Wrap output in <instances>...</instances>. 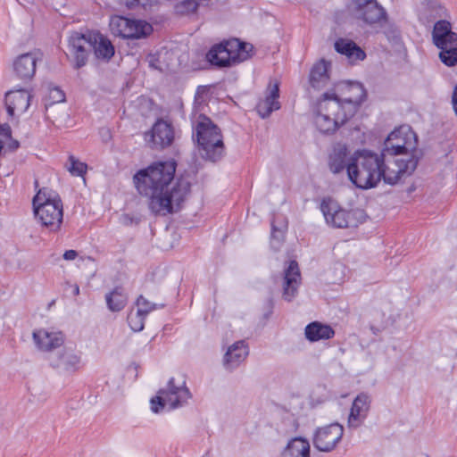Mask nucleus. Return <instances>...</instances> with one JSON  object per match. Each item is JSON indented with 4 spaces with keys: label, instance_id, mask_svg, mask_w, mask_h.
Segmentation results:
<instances>
[{
    "label": "nucleus",
    "instance_id": "f257e3e1",
    "mask_svg": "<svg viewBox=\"0 0 457 457\" xmlns=\"http://www.w3.org/2000/svg\"><path fill=\"white\" fill-rule=\"evenodd\" d=\"M177 162L170 159L152 163L134 175L136 187L149 197V208L154 214L165 215L178 212L190 193L189 174L176 178Z\"/></svg>",
    "mask_w": 457,
    "mask_h": 457
},
{
    "label": "nucleus",
    "instance_id": "f03ea898",
    "mask_svg": "<svg viewBox=\"0 0 457 457\" xmlns=\"http://www.w3.org/2000/svg\"><path fill=\"white\" fill-rule=\"evenodd\" d=\"M345 87L352 95L340 99L336 93L326 92L318 104L315 124L326 135L334 134L348 120L354 116L367 98V92L360 82H347Z\"/></svg>",
    "mask_w": 457,
    "mask_h": 457
},
{
    "label": "nucleus",
    "instance_id": "7ed1b4c3",
    "mask_svg": "<svg viewBox=\"0 0 457 457\" xmlns=\"http://www.w3.org/2000/svg\"><path fill=\"white\" fill-rule=\"evenodd\" d=\"M349 180L358 188L375 187L383 179L389 185L397 184L398 176L391 177L385 159L369 150L356 151L347 164Z\"/></svg>",
    "mask_w": 457,
    "mask_h": 457
},
{
    "label": "nucleus",
    "instance_id": "20e7f679",
    "mask_svg": "<svg viewBox=\"0 0 457 457\" xmlns=\"http://www.w3.org/2000/svg\"><path fill=\"white\" fill-rule=\"evenodd\" d=\"M35 217L50 231H58L63 219V206L60 195L48 188L39 189L33 197Z\"/></svg>",
    "mask_w": 457,
    "mask_h": 457
},
{
    "label": "nucleus",
    "instance_id": "39448f33",
    "mask_svg": "<svg viewBox=\"0 0 457 457\" xmlns=\"http://www.w3.org/2000/svg\"><path fill=\"white\" fill-rule=\"evenodd\" d=\"M417 135L409 126H402L392 131L385 139L380 155L384 159L387 155H404L411 158L412 154L417 153L421 158L422 151L417 149Z\"/></svg>",
    "mask_w": 457,
    "mask_h": 457
},
{
    "label": "nucleus",
    "instance_id": "423d86ee",
    "mask_svg": "<svg viewBox=\"0 0 457 457\" xmlns=\"http://www.w3.org/2000/svg\"><path fill=\"white\" fill-rule=\"evenodd\" d=\"M320 210L326 222L334 228H355L366 220V214L362 210H344L331 198H324L322 200Z\"/></svg>",
    "mask_w": 457,
    "mask_h": 457
},
{
    "label": "nucleus",
    "instance_id": "0eeeda50",
    "mask_svg": "<svg viewBox=\"0 0 457 457\" xmlns=\"http://www.w3.org/2000/svg\"><path fill=\"white\" fill-rule=\"evenodd\" d=\"M191 396L184 380L180 384H176L175 378H170L167 386L159 389L157 395L151 398V410L154 413H159L165 407L166 402L170 403L171 409H176L186 403Z\"/></svg>",
    "mask_w": 457,
    "mask_h": 457
},
{
    "label": "nucleus",
    "instance_id": "6e6552de",
    "mask_svg": "<svg viewBox=\"0 0 457 457\" xmlns=\"http://www.w3.org/2000/svg\"><path fill=\"white\" fill-rule=\"evenodd\" d=\"M110 28L114 35L129 39L145 38L153 31L148 22L123 16L112 17Z\"/></svg>",
    "mask_w": 457,
    "mask_h": 457
},
{
    "label": "nucleus",
    "instance_id": "1a4fd4ad",
    "mask_svg": "<svg viewBox=\"0 0 457 457\" xmlns=\"http://www.w3.org/2000/svg\"><path fill=\"white\" fill-rule=\"evenodd\" d=\"M68 43L73 68L79 70L84 67L92 52L91 32L73 31L69 37Z\"/></svg>",
    "mask_w": 457,
    "mask_h": 457
},
{
    "label": "nucleus",
    "instance_id": "9d476101",
    "mask_svg": "<svg viewBox=\"0 0 457 457\" xmlns=\"http://www.w3.org/2000/svg\"><path fill=\"white\" fill-rule=\"evenodd\" d=\"M50 365L62 372L73 373L81 367V356L72 347L64 346L49 353Z\"/></svg>",
    "mask_w": 457,
    "mask_h": 457
},
{
    "label": "nucleus",
    "instance_id": "9b49d317",
    "mask_svg": "<svg viewBox=\"0 0 457 457\" xmlns=\"http://www.w3.org/2000/svg\"><path fill=\"white\" fill-rule=\"evenodd\" d=\"M344 434V428L338 423L318 428L312 438L314 447L320 452L329 453L335 449Z\"/></svg>",
    "mask_w": 457,
    "mask_h": 457
},
{
    "label": "nucleus",
    "instance_id": "f8f14e48",
    "mask_svg": "<svg viewBox=\"0 0 457 457\" xmlns=\"http://www.w3.org/2000/svg\"><path fill=\"white\" fill-rule=\"evenodd\" d=\"M145 138L147 143H152V147L163 149L170 146L174 140L173 127L168 121L159 119L151 131L145 134Z\"/></svg>",
    "mask_w": 457,
    "mask_h": 457
},
{
    "label": "nucleus",
    "instance_id": "ddd939ff",
    "mask_svg": "<svg viewBox=\"0 0 457 457\" xmlns=\"http://www.w3.org/2000/svg\"><path fill=\"white\" fill-rule=\"evenodd\" d=\"M193 138L197 143L223 138L220 129L207 116L201 114L193 125Z\"/></svg>",
    "mask_w": 457,
    "mask_h": 457
},
{
    "label": "nucleus",
    "instance_id": "4468645a",
    "mask_svg": "<svg viewBox=\"0 0 457 457\" xmlns=\"http://www.w3.org/2000/svg\"><path fill=\"white\" fill-rule=\"evenodd\" d=\"M279 97V83L276 80L270 81L265 91V97L261 99L255 106V110L261 118L270 117L272 112L280 109V104L278 101Z\"/></svg>",
    "mask_w": 457,
    "mask_h": 457
},
{
    "label": "nucleus",
    "instance_id": "2eb2a0df",
    "mask_svg": "<svg viewBox=\"0 0 457 457\" xmlns=\"http://www.w3.org/2000/svg\"><path fill=\"white\" fill-rule=\"evenodd\" d=\"M234 58L232 48L228 46V40L214 45L206 54L207 61L219 68L236 65Z\"/></svg>",
    "mask_w": 457,
    "mask_h": 457
},
{
    "label": "nucleus",
    "instance_id": "dca6fc26",
    "mask_svg": "<svg viewBox=\"0 0 457 457\" xmlns=\"http://www.w3.org/2000/svg\"><path fill=\"white\" fill-rule=\"evenodd\" d=\"M370 402V395L365 393H361L355 397L348 417L349 428H356L361 426L368 416Z\"/></svg>",
    "mask_w": 457,
    "mask_h": 457
},
{
    "label": "nucleus",
    "instance_id": "f3484780",
    "mask_svg": "<svg viewBox=\"0 0 457 457\" xmlns=\"http://www.w3.org/2000/svg\"><path fill=\"white\" fill-rule=\"evenodd\" d=\"M301 273L296 261H291L284 271L283 298L291 302L297 295Z\"/></svg>",
    "mask_w": 457,
    "mask_h": 457
},
{
    "label": "nucleus",
    "instance_id": "a211bd4d",
    "mask_svg": "<svg viewBox=\"0 0 457 457\" xmlns=\"http://www.w3.org/2000/svg\"><path fill=\"white\" fill-rule=\"evenodd\" d=\"M32 96L25 89H16L5 94V105L9 116L12 117L17 111L20 113L25 112L29 105Z\"/></svg>",
    "mask_w": 457,
    "mask_h": 457
},
{
    "label": "nucleus",
    "instance_id": "6ab92c4d",
    "mask_svg": "<svg viewBox=\"0 0 457 457\" xmlns=\"http://www.w3.org/2000/svg\"><path fill=\"white\" fill-rule=\"evenodd\" d=\"M432 40L437 48H443L447 45H457V33L452 30L450 21L442 19L434 25Z\"/></svg>",
    "mask_w": 457,
    "mask_h": 457
},
{
    "label": "nucleus",
    "instance_id": "aec40b11",
    "mask_svg": "<svg viewBox=\"0 0 457 457\" xmlns=\"http://www.w3.org/2000/svg\"><path fill=\"white\" fill-rule=\"evenodd\" d=\"M37 58L31 53L21 54L13 62L15 76L23 81H29L35 75Z\"/></svg>",
    "mask_w": 457,
    "mask_h": 457
},
{
    "label": "nucleus",
    "instance_id": "412c9836",
    "mask_svg": "<svg viewBox=\"0 0 457 457\" xmlns=\"http://www.w3.org/2000/svg\"><path fill=\"white\" fill-rule=\"evenodd\" d=\"M197 148L201 158L211 162H220L226 154L223 138L197 143Z\"/></svg>",
    "mask_w": 457,
    "mask_h": 457
},
{
    "label": "nucleus",
    "instance_id": "4be33fe9",
    "mask_svg": "<svg viewBox=\"0 0 457 457\" xmlns=\"http://www.w3.org/2000/svg\"><path fill=\"white\" fill-rule=\"evenodd\" d=\"M353 13L357 19L370 25L386 20L385 9L376 0L356 10Z\"/></svg>",
    "mask_w": 457,
    "mask_h": 457
},
{
    "label": "nucleus",
    "instance_id": "5701e85b",
    "mask_svg": "<svg viewBox=\"0 0 457 457\" xmlns=\"http://www.w3.org/2000/svg\"><path fill=\"white\" fill-rule=\"evenodd\" d=\"M92 51L96 59L108 62L114 55L115 49L112 42L104 35L91 32Z\"/></svg>",
    "mask_w": 457,
    "mask_h": 457
},
{
    "label": "nucleus",
    "instance_id": "b1692460",
    "mask_svg": "<svg viewBox=\"0 0 457 457\" xmlns=\"http://www.w3.org/2000/svg\"><path fill=\"white\" fill-rule=\"evenodd\" d=\"M33 338L37 347L44 351L54 352L60 347L63 343V337L62 333L48 332L45 329H40L33 333Z\"/></svg>",
    "mask_w": 457,
    "mask_h": 457
},
{
    "label": "nucleus",
    "instance_id": "393cba45",
    "mask_svg": "<svg viewBox=\"0 0 457 457\" xmlns=\"http://www.w3.org/2000/svg\"><path fill=\"white\" fill-rule=\"evenodd\" d=\"M447 10L436 0H424L419 12V19L423 24H429L437 18L446 17Z\"/></svg>",
    "mask_w": 457,
    "mask_h": 457
},
{
    "label": "nucleus",
    "instance_id": "a878e982",
    "mask_svg": "<svg viewBox=\"0 0 457 457\" xmlns=\"http://www.w3.org/2000/svg\"><path fill=\"white\" fill-rule=\"evenodd\" d=\"M248 353V347L244 340L234 343L224 355L225 368L229 370H234L245 361Z\"/></svg>",
    "mask_w": 457,
    "mask_h": 457
},
{
    "label": "nucleus",
    "instance_id": "bb28decb",
    "mask_svg": "<svg viewBox=\"0 0 457 457\" xmlns=\"http://www.w3.org/2000/svg\"><path fill=\"white\" fill-rule=\"evenodd\" d=\"M334 47L338 54L345 55L351 62L363 61L366 58L365 52L351 39L338 38Z\"/></svg>",
    "mask_w": 457,
    "mask_h": 457
},
{
    "label": "nucleus",
    "instance_id": "cd10ccee",
    "mask_svg": "<svg viewBox=\"0 0 457 457\" xmlns=\"http://www.w3.org/2000/svg\"><path fill=\"white\" fill-rule=\"evenodd\" d=\"M349 151L345 145L337 144L334 146L328 156V167L332 173L338 174L345 169L347 170Z\"/></svg>",
    "mask_w": 457,
    "mask_h": 457
},
{
    "label": "nucleus",
    "instance_id": "c85d7f7f",
    "mask_svg": "<svg viewBox=\"0 0 457 457\" xmlns=\"http://www.w3.org/2000/svg\"><path fill=\"white\" fill-rule=\"evenodd\" d=\"M420 154H412L411 158H400L395 160V165L396 170L388 167V173L391 177L398 176L397 183L404 177H408L416 170Z\"/></svg>",
    "mask_w": 457,
    "mask_h": 457
},
{
    "label": "nucleus",
    "instance_id": "c756f323",
    "mask_svg": "<svg viewBox=\"0 0 457 457\" xmlns=\"http://www.w3.org/2000/svg\"><path fill=\"white\" fill-rule=\"evenodd\" d=\"M304 335L310 342H317L332 338L335 336V330L328 324L312 321L305 327Z\"/></svg>",
    "mask_w": 457,
    "mask_h": 457
},
{
    "label": "nucleus",
    "instance_id": "7c9ffc66",
    "mask_svg": "<svg viewBox=\"0 0 457 457\" xmlns=\"http://www.w3.org/2000/svg\"><path fill=\"white\" fill-rule=\"evenodd\" d=\"M281 457H311L309 441L301 436L292 438L281 453Z\"/></svg>",
    "mask_w": 457,
    "mask_h": 457
},
{
    "label": "nucleus",
    "instance_id": "2f4dec72",
    "mask_svg": "<svg viewBox=\"0 0 457 457\" xmlns=\"http://www.w3.org/2000/svg\"><path fill=\"white\" fill-rule=\"evenodd\" d=\"M328 65L329 62H327L325 60H321L312 68L309 81L314 89H320L327 85L329 79L328 74Z\"/></svg>",
    "mask_w": 457,
    "mask_h": 457
},
{
    "label": "nucleus",
    "instance_id": "473e14b6",
    "mask_svg": "<svg viewBox=\"0 0 457 457\" xmlns=\"http://www.w3.org/2000/svg\"><path fill=\"white\" fill-rule=\"evenodd\" d=\"M228 46L232 48L235 64L250 58L253 51V46L252 44L242 42L237 38L229 39Z\"/></svg>",
    "mask_w": 457,
    "mask_h": 457
},
{
    "label": "nucleus",
    "instance_id": "72a5a7b5",
    "mask_svg": "<svg viewBox=\"0 0 457 457\" xmlns=\"http://www.w3.org/2000/svg\"><path fill=\"white\" fill-rule=\"evenodd\" d=\"M107 306L112 312H120L127 304L128 297L122 287H116L105 295Z\"/></svg>",
    "mask_w": 457,
    "mask_h": 457
},
{
    "label": "nucleus",
    "instance_id": "f704fd0d",
    "mask_svg": "<svg viewBox=\"0 0 457 457\" xmlns=\"http://www.w3.org/2000/svg\"><path fill=\"white\" fill-rule=\"evenodd\" d=\"M154 309L155 305L147 308H137L136 313L130 312L128 315V323L130 328L135 332L143 330L146 315Z\"/></svg>",
    "mask_w": 457,
    "mask_h": 457
},
{
    "label": "nucleus",
    "instance_id": "c9c22d12",
    "mask_svg": "<svg viewBox=\"0 0 457 457\" xmlns=\"http://www.w3.org/2000/svg\"><path fill=\"white\" fill-rule=\"evenodd\" d=\"M439 49V58L444 64L449 67L457 64V45H447Z\"/></svg>",
    "mask_w": 457,
    "mask_h": 457
},
{
    "label": "nucleus",
    "instance_id": "e433bc0d",
    "mask_svg": "<svg viewBox=\"0 0 457 457\" xmlns=\"http://www.w3.org/2000/svg\"><path fill=\"white\" fill-rule=\"evenodd\" d=\"M49 95L45 100V108L47 112L49 108L54 104L62 103L65 101V94L58 87H49Z\"/></svg>",
    "mask_w": 457,
    "mask_h": 457
},
{
    "label": "nucleus",
    "instance_id": "4c0bfd02",
    "mask_svg": "<svg viewBox=\"0 0 457 457\" xmlns=\"http://www.w3.org/2000/svg\"><path fill=\"white\" fill-rule=\"evenodd\" d=\"M278 218L273 219L271 221V245H274L275 241L279 244L284 237V232L287 228V223L284 220L279 222V226L277 225V220Z\"/></svg>",
    "mask_w": 457,
    "mask_h": 457
},
{
    "label": "nucleus",
    "instance_id": "58836bf2",
    "mask_svg": "<svg viewBox=\"0 0 457 457\" xmlns=\"http://www.w3.org/2000/svg\"><path fill=\"white\" fill-rule=\"evenodd\" d=\"M71 167L69 171L74 176H83L87 171V164L79 162L74 156H70Z\"/></svg>",
    "mask_w": 457,
    "mask_h": 457
},
{
    "label": "nucleus",
    "instance_id": "ea45409f",
    "mask_svg": "<svg viewBox=\"0 0 457 457\" xmlns=\"http://www.w3.org/2000/svg\"><path fill=\"white\" fill-rule=\"evenodd\" d=\"M120 3L125 4L129 9L137 6L145 8L146 5L150 4V0H120Z\"/></svg>",
    "mask_w": 457,
    "mask_h": 457
},
{
    "label": "nucleus",
    "instance_id": "a19ab883",
    "mask_svg": "<svg viewBox=\"0 0 457 457\" xmlns=\"http://www.w3.org/2000/svg\"><path fill=\"white\" fill-rule=\"evenodd\" d=\"M12 129L9 124L4 123L0 125V141L4 142L6 139H11Z\"/></svg>",
    "mask_w": 457,
    "mask_h": 457
},
{
    "label": "nucleus",
    "instance_id": "79ce46f5",
    "mask_svg": "<svg viewBox=\"0 0 457 457\" xmlns=\"http://www.w3.org/2000/svg\"><path fill=\"white\" fill-rule=\"evenodd\" d=\"M20 146V143L19 141H17L16 139H13L12 137H11V139H6L5 140V151L6 150H9L11 152H13L15 151L16 149H18Z\"/></svg>",
    "mask_w": 457,
    "mask_h": 457
},
{
    "label": "nucleus",
    "instance_id": "37998d69",
    "mask_svg": "<svg viewBox=\"0 0 457 457\" xmlns=\"http://www.w3.org/2000/svg\"><path fill=\"white\" fill-rule=\"evenodd\" d=\"M120 220H121V223L126 226L132 225L133 223H136V224L138 223V219H136L133 216L127 214V213L123 214L121 216Z\"/></svg>",
    "mask_w": 457,
    "mask_h": 457
},
{
    "label": "nucleus",
    "instance_id": "c03bdc74",
    "mask_svg": "<svg viewBox=\"0 0 457 457\" xmlns=\"http://www.w3.org/2000/svg\"><path fill=\"white\" fill-rule=\"evenodd\" d=\"M137 305L138 308L153 307L154 305H155V308L157 307V305L155 303H151L143 295H140L137 298Z\"/></svg>",
    "mask_w": 457,
    "mask_h": 457
},
{
    "label": "nucleus",
    "instance_id": "a18cd8bd",
    "mask_svg": "<svg viewBox=\"0 0 457 457\" xmlns=\"http://www.w3.org/2000/svg\"><path fill=\"white\" fill-rule=\"evenodd\" d=\"M353 4V12L370 4L373 0H352Z\"/></svg>",
    "mask_w": 457,
    "mask_h": 457
},
{
    "label": "nucleus",
    "instance_id": "49530a36",
    "mask_svg": "<svg viewBox=\"0 0 457 457\" xmlns=\"http://www.w3.org/2000/svg\"><path fill=\"white\" fill-rule=\"evenodd\" d=\"M78 256V253L75 250H67L63 253V258L67 261L74 260Z\"/></svg>",
    "mask_w": 457,
    "mask_h": 457
},
{
    "label": "nucleus",
    "instance_id": "de8ad7c7",
    "mask_svg": "<svg viewBox=\"0 0 457 457\" xmlns=\"http://www.w3.org/2000/svg\"><path fill=\"white\" fill-rule=\"evenodd\" d=\"M266 305L268 308V312L264 314V317L267 319L272 313L274 303L272 298H269L266 302Z\"/></svg>",
    "mask_w": 457,
    "mask_h": 457
},
{
    "label": "nucleus",
    "instance_id": "09e8293b",
    "mask_svg": "<svg viewBox=\"0 0 457 457\" xmlns=\"http://www.w3.org/2000/svg\"><path fill=\"white\" fill-rule=\"evenodd\" d=\"M452 102H453L454 112L457 115V85L455 86V87L453 89Z\"/></svg>",
    "mask_w": 457,
    "mask_h": 457
},
{
    "label": "nucleus",
    "instance_id": "8fccbe9b",
    "mask_svg": "<svg viewBox=\"0 0 457 457\" xmlns=\"http://www.w3.org/2000/svg\"><path fill=\"white\" fill-rule=\"evenodd\" d=\"M72 287H73V295H78L79 294V287L77 284H75L72 286Z\"/></svg>",
    "mask_w": 457,
    "mask_h": 457
},
{
    "label": "nucleus",
    "instance_id": "3c124183",
    "mask_svg": "<svg viewBox=\"0 0 457 457\" xmlns=\"http://www.w3.org/2000/svg\"><path fill=\"white\" fill-rule=\"evenodd\" d=\"M394 320L391 319V317L388 318V325L393 324Z\"/></svg>",
    "mask_w": 457,
    "mask_h": 457
}]
</instances>
